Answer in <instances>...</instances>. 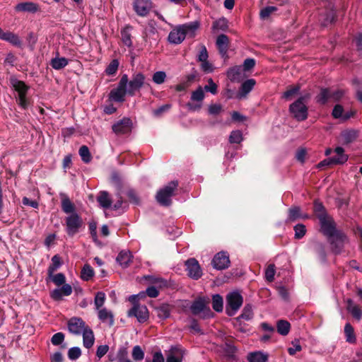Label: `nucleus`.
Listing matches in <instances>:
<instances>
[{"label":"nucleus","mask_w":362,"mask_h":362,"mask_svg":"<svg viewBox=\"0 0 362 362\" xmlns=\"http://www.w3.org/2000/svg\"><path fill=\"white\" fill-rule=\"evenodd\" d=\"M216 46L219 54L223 58H228L227 52L229 47V38L225 34H221L217 37Z\"/></svg>","instance_id":"obj_17"},{"label":"nucleus","mask_w":362,"mask_h":362,"mask_svg":"<svg viewBox=\"0 0 362 362\" xmlns=\"http://www.w3.org/2000/svg\"><path fill=\"white\" fill-rule=\"evenodd\" d=\"M341 136L344 144H351L358 138V131L356 129H347L341 132Z\"/></svg>","instance_id":"obj_31"},{"label":"nucleus","mask_w":362,"mask_h":362,"mask_svg":"<svg viewBox=\"0 0 362 362\" xmlns=\"http://www.w3.org/2000/svg\"><path fill=\"white\" fill-rule=\"evenodd\" d=\"M319 220L322 233L330 238L333 243L335 238L339 239L341 242L343 240L344 233L335 229L333 220L329 216H321Z\"/></svg>","instance_id":"obj_3"},{"label":"nucleus","mask_w":362,"mask_h":362,"mask_svg":"<svg viewBox=\"0 0 362 362\" xmlns=\"http://www.w3.org/2000/svg\"><path fill=\"white\" fill-rule=\"evenodd\" d=\"M132 124L131 120L127 117H124L112 126V130L117 134H127L131 131Z\"/></svg>","instance_id":"obj_16"},{"label":"nucleus","mask_w":362,"mask_h":362,"mask_svg":"<svg viewBox=\"0 0 362 362\" xmlns=\"http://www.w3.org/2000/svg\"><path fill=\"white\" fill-rule=\"evenodd\" d=\"M97 200L100 205L104 209H108L112 205V201L106 192H100Z\"/></svg>","instance_id":"obj_37"},{"label":"nucleus","mask_w":362,"mask_h":362,"mask_svg":"<svg viewBox=\"0 0 362 362\" xmlns=\"http://www.w3.org/2000/svg\"><path fill=\"white\" fill-rule=\"evenodd\" d=\"M207 82L208 84L204 87L203 90L213 95H216L218 92V86L214 82L211 78H209Z\"/></svg>","instance_id":"obj_51"},{"label":"nucleus","mask_w":362,"mask_h":362,"mask_svg":"<svg viewBox=\"0 0 362 362\" xmlns=\"http://www.w3.org/2000/svg\"><path fill=\"white\" fill-rule=\"evenodd\" d=\"M331 100L330 89L329 88H320V93L315 96V102L321 105H324Z\"/></svg>","instance_id":"obj_26"},{"label":"nucleus","mask_w":362,"mask_h":362,"mask_svg":"<svg viewBox=\"0 0 362 362\" xmlns=\"http://www.w3.org/2000/svg\"><path fill=\"white\" fill-rule=\"evenodd\" d=\"M185 33L180 26L173 30L168 35V40L173 44H180L185 39Z\"/></svg>","instance_id":"obj_22"},{"label":"nucleus","mask_w":362,"mask_h":362,"mask_svg":"<svg viewBox=\"0 0 362 362\" xmlns=\"http://www.w3.org/2000/svg\"><path fill=\"white\" fill-rule=\"evenodd\" d=\"M314 210L317 217L319 219L320 218L321 216H326V215H328L321 203L315 202Z\"/></svg>","instance_id":"obj_59"},{"label":"nucleus","mask_w":362,"mask_h":362,"mask_svg":"<svg viewBox=\"0 0 362 362\" xmlns=\"http://www.w3.org/2000/svg\"><path fill=\"white\" fill-rule=\"evenodd\" d=\"M301 86L299 83L288 86L282 95V98L286 100H293L300 93Z\"/></svg>","instance_id":"obj_27"},{"label":"nucleus","mask_w":362,"mask_h":362,"mask_svg":"<svg viewBox=\"0 0 362 362\" xmlns=\"http://www.w3.org/2000/svg\"><path fill=\"white\" fill-rule=\"evenodd\" d=\"M228 28V21L225 18H221L213 23L212 30L214 31L216 30H223L226 31Z\"/></svg>","instance_id":"obj_38"},{"label":"nucleus","mask_w":362,"mask_h":362,"mask_svg":"<svg viewBox=\"0 0 362 362\" xmlns=\"http://www.w3.org/2000/svg\"><path fill=\"white\" fill-rule=\"evenodd\" d=\"M290 330V324L286 320H281L277 322V331L278 332L284 336L288 334Z\"/></svg>","instance_id":"obj_42"},{"label":"nucleus","mask_w":362,"mask_h":362,"mask_svg":"<svg viewBox=\"0 0 362 362\" xmlns=\"http://www.w3.org/2000/svg\"><path fill=\"white\" fill-rule=\"evenodd\" d=\"M166 78V74L164 71H156L153 75V81L156 84H162Z\"/></svg>","instance_id":"obj_56"},{"label":"nucleus","mask_w":362,"mask_h":362,"mask_svg":"<svg viewBox=\"0 0 362 362\" xmlns=\"http://www.w3.org/2000/svg\"><path fill=\"white\" fill-rule=\"evenodd\" d=\"M311 97L312 94L310 92L303 91L302 95L290 105L289 112L308 113V107L307 105L311 99Z\"/></svg>","instance_id":"obj_5"},{"label":"nucleus","mask_w":362,"mask_h":362,"mask_svg":"<svg viewBox=\"0 0 362 362\" xmlns=\"http://www.w3.org/2000/svg\"><path fill=\"white\" fill-rule=\"evenodd\" d=\"M69 63L65 57H55L51 59L50 65L55 70H60L64 68Z\"/></svg>","instance_id":"obj_36"},{"label":"nucleus","mask_w":362,"mask_h":362,"mask_svg":"<svg viewBox=\"0 0 362 362\" xmlns=\"http://www.w3.org/2000/svg\"><path fill=\"white\" fill-rule=\"evenodd\" d=\"M49 278L58 286L63 285L66 281V277L62 273L52 274V276H49Z\"/></svg>","instance_id":"obj_50"},{"label":"nucleus","mask_w":362,"mask_h":362,"mask_svg":"<svg viewBox=\"0 0 362 362\" xmlns=\"http://www.w3.org/2000/svg\"><path fill=\"white\" fill-rule=\"evenodd\" d=\"M333 152L335 155L330 157L333 165H343L348 160L349 156L345 153V151L342 147L338 146L335 148Z\"/></svg>","instance_id":"obj_18"},{"label":"nucleus","mask_w":362,"mask_h":362,"mask_svg":"<svg viewBox=\"0 0 362 362\" xmlns=\"http://www.w3.org/2000/svg\"><path fill=\"white\" fill-rule=\"evenodd\" d=\"M129 317H136L139 322H144L148 318V311L145 305H134L128 312Z\"/></svg>","instance_id":"obj_12"},{"label":"nucleus","mask_w":362,"mask_h":362,"mask_svg":"<svg viewBox=\"0 0 362 362\" xmlns=\"http://www.w3.org/2000/svg\"><path fill=\"white\" fill-rule=\"evenodd\" d=\"M62 208L66 214H73L74 211V206L67 196H63Z\"/></svg>","instance_id":"obj_40"},{"label":"nucleus","mask_w":362,"mask_h":362,"mask_svg":"<svg viewBox=\"0 0 362 362\" xmlns=\"http://www.w3.org/2000/svg\"><path fill=\"white\" fill-rule=\"evenodd\" d=\"M247 359L249 362H267V356L261 352L250 353Z\"/></svg>","instance_id":"obj_39"},{"label":"nucleus","mask_w":362,"mask_h":362,"mask_svg":"<svg viewBox=\"0 0 362 362\" xmlns=\"http://www.w3.org/2000/svg\"><path fill=\"white\" fill-rule=\"evenodd\" d=\"M308 216L301 213L298 206H293L288 210V220L290 221H296L298 218H307Z\"/></svg>","instance_id":"obj_35"},{"label":"nucleus","mask_w":362,"mask_h":362,"mask_svg":"<svg viewBox=\"0 0 362 362\" xmlns=\"http://www.w3.org/2000/svg\"><path fill=\"white\" fill-rule=\"evenodd\" d=\"M277 7L273 6H268L261 9L259 16L261 19H267L272 13L277 11Z\"/></svg>","instance_id":"obj_44"},{"label":"nucleus","mask_w":362,"mask_h":362,"mask_svg":"<svg viewBox=\"0 0 362 362\" xmlns=\"http://www.w3.org/2000/svg\"><path fill=\"white\" fill-rule=\"evenodd\" d=\"M209 302V299L205 298H199L196 300L191 305V310L193 314L198 315L204 312L206 310H207L208 312H210L209 308H207Z\"/></svg>","instance_id":"obj_20"},{"label":"nucleus","mask_w":362,"mask_h":362,"mask_svg":"<svg viewBox=\"0 0 362 362\" xmlns=\"http://www.w3.org/2000/svg\"><path fill=\"white\" fill-rule=\"evenodd\" d=\"M83 221L76 213L71 214L66 218V232L69 235L73 236L77 233L82 226Z\"/></svg>","instance_id":"obj_9"},{"label":"nucleus","mask_w":362,"mask_h":362,"mask_svg":"<svg viewBox=\"0 0 362 362\" xmlns=\"http://www.w3.org/2000/svg\"><path fill=\"white\" fill-rule=\"evenodd\" d=\"M119 67V62L117 59H113L106 67L105 72L108 76H113L116 74Z\"/></svg>","instance_id":"obj_45"},{"label":"nucleus","mask_w":362,"mask_h":362,"mask_svg":"<svg viewBox=\"0 0 362 362\" xmlns=\"http://www.w3.org/2000/svg\"><path fill=\"white\" fill-rule=\"evenodd\" d=\"M81 334H83V346L87 349L92 347L95 341L92 329L89 327H87Z\"/></svg>","instance_id":"obj_30"},{"label":"nucleus","mask_w":362,"mask_h":362,"mask_svg":"<svg viewBox=\"0 0 362 362\" xmlns=\"http://www.w3.org/2000/svg\"><path fill=\"white\" fill-rule=\"evenodd\" d=\"M186 270L188 276L193 279H198L202 276V271L197 260L191 258L186 261Z\"/></svg>","instance_id":"obj_10"},{"label":"nucleus","mask_w":362,"mask_h":362,"mask_svg":"<svg viewBox=\"0 0 362 362\" xmlns=\"http://www.w3.org/2000/svg\"><path fill=\"white\" fill-rule=\"evenodd\" d=\"M165 354L166 362H182L185 351L179 346H172Z\"/></svg>","instance_id":"obj_15"},{"label":"nucleus","mask_w":362,"mask_h":362,"mask_svg":"<svg viewBox=\"0 0 362 362\" xmlns=\"http://www.w3.org/2000/svg\"><path fill=\"white\" fill-rule=\"evenodd\" d=\"M69 331L76 335H80L88 327L85 322L79 317H72L68 322Z\"/></svg>","instance_id":"obj_11"},{"label":"nucleus","mask_w":362,"mask_h":362,"mask_svg":"<svg viewBox=\"0 0 362 362\" xmlns=\"http://www.w3.org/2000/svg\"><path fill=\"white\" fill-rule=\"evenodd\" d=\"M127 83L128 75L125 74L121 76L117 87L110 90L108 95L109 101L111 103H123L125 100L126 95H129Z\"/></svg>","instance_id":"obj_1"},{"label":"nucleus","mask_w":362,"mask_h":362,"mask_svg":"<svg viewBox=\"0 0 362 362\" xmlns=\"http://www.w3.org/2000/svg\"><path fill=\"white\" fill-rule=\"evenodd\" d=\"M132 29V27L130 25H127L121 31L122 40L128 47L132 46V35L130 33Z\"/></svg>","instance_id":"obj_33"},{"label":"nucleus","mask_w":362,"mask_h":362,"mask_svg":"<svg viewBox=\"0 0 362 362\" xmlns=\"http://www.w3.org/2000/svg\"><path fill=\"white\" fill-rule=\"evenodd\" d=\"M226 301V313L228 315L233 316L242 305L243 299L238 292L234 291L227 295Z\"/></svg>","instance_id":"obj_6"},{"label":"nucleus","mask_w":362,"mask_h":362,"mask_svg":"<svg viewBox=\"0 0 362 362\" xmlns=\"http://www.w3.org/2000/svg\"><path fill=\"white\" fill-rule=\"evenodd\" d=\"M346 304L347 310L355 319L360 320L362 317V310L361 308L355 304L351 299H347Z\"/></svg>","instance_id":"obj_29"},{"label":"nucleus","mask_w":362,"mask_h":362,"mask_svg":"<svg viewBox=\"0 0 362 362\" xmlns=\"http://www.w3.org/2000/svg\"><path fill=\"white\" fill-rule=\"evenodd\" d=\"M180 27L183 31H185V36L189 35L190 37H194L195 31L199 27V23L198 21H194L189 23L183 24L180 25Z\"/></svg>","instance_id":"obj_34"},{"label":"nucleus","mask_w":362,"mask_h":362,"mask_svg":"<svg viewBox=\"0 0 362 362\" xmlns=\"http://www.w3.org/2000/svg\"><path fill=\"white\" fill-rule=\"evenodd\" d=\"M117 358L118 362H125L129 360L127 349L124 347L120 348L117 351Z\"/></svg>","instance_id":"obj_58"},{"label":"nucleus","mask_w":362,"mask_h":362,"mask_svg":"<svg viewBox=\"0 0 362 362\" xmlns=\"http://www.w3.org/2000/svg\"><path fill=\"white\" fill-rule=\"evenodd\" d=\"M105 301V294L103 292H98L95 296L94 305L97 310L103 308Z\"/></svg>","instance_id":"obj_46"},{"label":"nucleus","mask_w":362,"mask_h":362,"mask_svg":"<svg viewBox=\"0 0 362 362\" xmlns=\"http://www.w3.org/2000/svg\"><path fill=\"white\" fill-rule=\"evenodd\" d=\"M3 40L19 48H21L23 46L22 40L20 39L18 35L10 31H6V35Z\"/></svg>","instance_id":"obj_32"},{"label":"nucleus","mask_w":362,"mask_h":362,"mask_svg":"<svg viewBox=\"0 0 362 362\" xmlns=\"http://www.w3.org/2000/svg\"><path fill=\"white\" fill-rule=\"evenodd\" d=\"M177 185V181H172L168 185L160 189L156 196L157 202L162 206H170L172 202L171 197L174 195V191Z\"/></svg>","instance_id":"obj_4"},{"label":"nucleus","mask_w":362,"mask_h":362,"mask_svg":"<svg viewBox=\"0 0 362 362\" xmlns=\"http://www.w3.org/2000/svg\"><path fill=\"white\" fill-rule=\"evenodd\" d=\"M81 354L78 347H72L68 351V356L71 360L77 359Z\"/></svg>","instance_id":"obj_63"},{"label":"nucleus","mask_w":362,"mask_h":362,"mask_svg":"<svg viewBox=\"0 0 362 362\" xmlns=\"http://www.w3.org/2000/svg\"><path fill=\"white\" fill-rule=\"evenodd\" d=\"M204 90L202 86H199L192 93L190 100L192 102H197L199 104H192L189 102L187 105L189 107V110L192 111H198L201 107V102L204 98Z\"/></svg>","instance_id":"obj_13"},{"label":"nucleus","mask_w":362,"mask_h":362,"mask_svg":"<svg viewBox=\"0 0 362 362\" xmlns=\"http://www.w3.org/2000/svg\"><path fill=\"white\" fill-rule=\"evenodd\" d=\"M11 84L18 93L17 101L18 105L22 109L26 110L30 105V101L27 97L30 87L26 85L24 81L18 80L17 78H11Z\"/></svg>","instance_id":"obj_2"},{"label":"nucleus","mask_w":362,"mask_h":362,"mask_svg":"<svg viewBox=\"0 0 362 362\" xmlns=\"http://www.w3.org/2000/svg\"><path fill=\"white\" fill-rule=\"evenodd\" d=\"M98 318L104 323L108 324L110 326L114 324V316L111 311L105 308L98 310Z\"/></svg>","instance_id":"obj_28"},{"label":"nucleus","mask_w":362,"mask_h":362,"mask_svg":"<svg viewBox=\"0 0 362 362\" xmlns=\"http://www.w3.org/2000/svg\"><path fill=\"white\" fill-rule=\"evenodd\" d=\"M212 306L213 308L217 311L221 312L223 310V298L220 295H214L213 296L212 299Z\"/></svg>","instance_id":"obj_49"},{"label":"nucleus","mask_w":362,"mask_h":362,"mask_svg":"<svg viewBox=\"0 0 362 362\" xmlns=\"http://www.w3.org/2000/svg\"><path fill=\"white\" fill-rule=\"evenodd\" d=\"M252 315L253 313L252 306L247 305L244 307L243 313L239 317L245 320H249L252 317Z\"/></svg>","instance_id":"obj_54"},{"label":"nucleus","mask_w":362,"mask_h":362,"mask_svg":"<svg viewBox=\"0 0 362 362\" xmlns=\"http://www.w3.org/2000/svg\"><path fill=\"white\" fill-rule=\"evenodd\" d=\"M243 69L241 66H234L227 71V77L232 82H239L243 78Z\"/></svg>","instance_id":"obj_24"},{"label":"nucleus","mask_w":362,"mask_h":362,"mask_svg":"<svg viewBox=\"0 0 362 362\" xmlns=\"http://www.w3.org/2000/svg\"><path fill=\"white\" fill-rule=\"evenodd\" d=\"M145 76L141 72L132 74L130 80L128 79L127 90L129 96H134L139 91L145 83Z\"/></svg>","instance_id":"obj_7"},{"label":"nucleus","mask_w":362,"mask_h":362,"mask_svg":"<svg viewBox=\"0 0 362 362\" xmlns=\"http://www.w3.org/2000/svg\"><path fill=\"white\" fill-rule=\"evenodd\" d=\"M61 262L60 257L57 255H54L52 258V264L49 265L48 268V275L49 276H52V274L60 267Z\"/></svg>","instance_id":"obj_43"},{"label":"nucleus","mask_w":362,"mask_h":362,"mask_svg":"<svg viewBox=\"0 0 362 362\" xmlns=\"http://www.w3.org/2000/svg\"><path fill=\"white\" fill-rule=\"evenodd\" d=\"M64 340V334L62 332H58V333L54 334L52 336L51 341H52V344L57 346V345L61 344Z\"/></svg>","instance_id":"obj_64"},{"label":"nucleus","mask_w":362,"mask_h":362,"mask_svg":"<svg viewBox=\"0 0 362 362\" xmlns=\"http://www.w3.org/2000/svg\"><path fill=\"white\" fill-rule=\"evenodd\" d=\"M94 274L93 270L88 264H86L81 271V278L83 280H89Z\"/></svg>","instance_id":"obj_52"},{"label":"nucleus","mask_w":362,"mask_h":362,"mask_svg":"<svg viewBox=\"0 0 362 362\" xmlns=\"http://www.w3.org/2000/svg\"><path fill=\"white\" fill-rule=\"evenodd\" d=\"M132 356L134 361H141L144 358V352L139 346H135L132 349Z\"/></svg>","instance_id":"obj_48"},{"label":"nucleus","mask_w":362,"mask_h":362,"mask_svg":"<svg viewBox=\"0 0 362 362\" xmlns=\"http://www.w3.org/2000/svg\"><path fill=\"white\" fill-rule=\"evenodd\" d=\"M243 140V134L240 131H233L229 136V141L231 144H240Z\"/></svg>","instance_id":"obj_53"},{"label":"nucleus","mask_w":362,"mask_h":362,"mask_svg":"<svg viewBox=\"0 0 362 362\" xmlns=\"http://www.w3.org/2000/svg\"><path fill=\"white\" fill-rule=\"evenodd\" d=\"M151 0H134L132 7L134 12L140 17H146L153 8Z\"/></svg>","instance_id":"obj_8"},{"label":"nucleus","mask_w":362,"mask_h":362,"mask_svg":"<svg viewBox=\"0 0 362 362\" xmlns=\"http://www.w3.org/2000/svg\"><path fill=\"white\" fill-rule=\"evenodd\" d=\"M72 293V288L69 284H64L61 288H57L52 291L51 297L54 300H60L63 296H69Z\"/></svg>","instance_id":"obj_21"},{"label":"nucleus","mask_w":362,"mask_h":362,"mask_svg":"<svg viewBox=\"0 0 362 362\" xmlns=\"http://www.w3.org/2000/svg\"><path fill=\"white\" fill-rule=\"evenodd\" d=\"M132 258L133 256L130 251L122 250L118 254L116 259L121 267L127 268L132 262Z\"/></svg>","instance_id":"obj_25"},{"label":"nucleus","mask_w":362,"mask_h":362,"mask_svg":"<svg viewBox=\"0 0 362 362\" xmlns=\"http://www.w3.org/2000/svg\"><path fill=\"white\" fill-rule=\"evenodd\" d=\"M79 155L84 163H89L91 160V155L86 146H82L79 149Z\"/></svg>","instance_id":"obj_47"},{"label":"nucleus","mask_w":362,"mask_h":362,"mask_svg":"<svg viewBox=\"0 0 362 362\" xmlns=\"http://www.w3.org/2000/svg\"><path fill=\"white\" fill-rule=\"evenodd\" d=\"M256 61L253 58H247L243 64V70L245 72L250 71L255 66Z\"/></svg>","instance_id":"obj_55"},{"label":"nucleus","mask_w":362,"mask_h":362,"mask_svg":"<svg viewBox=\"0 0 362 362\" xmlns=\"http://www.w3.org/2000/svg\"><path fill=\"white\" fill-rule=\"evenodd\" d=\"M209 54L205 45H202L199 53L198 54L197 61L203 62L208 60Z\"/></svg>","instance_id":"obj_61"},{"label":"nucleus","mask_w":362,"mask_h":362,"mask_svg":"<svg viewBox=\"0 0 362 362\" xmlns=\"http://www.w3.org/2000/svg\"><path fill=\"white\" fill-rule=\"evenodd\" d=\"M344 333L346 335V339L349 343L356 342V337L353 327L349 324L346 323L344 327Z\"/></svg>","instance_id":"obj_41"},{"label":"nucleus","mask_w":362,"mask_h":362,"mask_svg":"<svg viewBox=\"0 0 362 362\" xmlns=\"http://www.w3.org/2000/svg\"><path fill=\"white\" fill-rule=\"evenodd\" d=\"M256 81L255 79L250 78L244 81L236 94V97L242 98L245 97L254 88Z\"/></svg>","instance_id":"obj_23"},{"label":"nucleus","mask_w":362,"mask_h":362,"mask_svg":"<svg viewBox=\"0 0 362 362\" xmlns=\"http://www.w3.org/2000/svg\"><path fill=\"white\" fill-rule=\"evenodd\" d=\"M275 275V267L269 264L265 271V278L268 281H273Z\"/></svg>","instance_id":"obj_60"},{"label":"nucleus","mask_w":362,"mask_h":362,"mask_svg":"<svg viewBox=\"0 0 362 362\" xmlns=\"http://www.w3.org/2000/svg\"><path fill=\"white\" fill-rule=\"evenodd\" d=\"M295 230V238L296 239L302 238L306 233L305 226L303 224H297L294 227Z\"/></svg>","instance_id":"obj_57"},{"label":"nucleus","mask_w":362,"mask_h":362,"mask_svg":"<svg viewBox=\"0 0 362 362\" xmlns=\"http://www.w3.org/2000/svg\"><path fill=\"white\" fill-rule=\"evenodd\" d=\"M212 264L215 269L218 270L228 268L230 264L228 255L223 252L217 253L212 260Z\"/></svg>","instance_id":"obj_14"},{"label":"nucleus","mask_w":362,"mask_h":362,"mask_svg":"<svg viewBox=\"0 0 362 362\" xmlns=\"http://www.w3.org/2000/svg\"><path fill=\"white\" fill-rule=\"evenodd\" d=\"M39 10L38 4L32 1L21 2L16 5L15 11L17 12H28L35 13Z\"/></svg>","instance_id":"obj_19"},{"label":"nucleus","mask_w":362,"mask_h":362,"mask_svg":"<svg viewBox=\"0 0 362 362\" xmlns=\"http://www.w3.org/2000/svg\"><path fill=\"white\" fill-rule=\"evenodd\" d=\"M157 315L161 319H166L170 316V311L167 306H161L157 309Z\"/></svg>","instance_id":"obj_62"}]
</instances>
